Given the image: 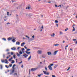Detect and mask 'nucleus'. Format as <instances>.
Segmentation results:
<instances>
[{
	"label": "nucleus",
	"instance_id": "f257e3e1",
	"mask_svg": "<svg viewBox=\"0 0 77 77\" xmlns=\"http://www.w3.org/2000/svg\"><path fill=\"white\" fill-rule=\"evenodd\" d=\"M38 67L35 68H32L31 69V70L32 72H33L34 71H36V69H38Z\"/></svg>",
	"mask_w": 77,
	"mask_h": 77
},
{
	"label": "nucleus",
	"instance_id": "f03ea898",
	"mask_svg": "<svg viewBox=\"0 0 77 77\" xmlns=\"http://www.w3.org/2000/svg\"><path fill=\"white\" fill-rule=\"evenodd\" d=\"M43 72H44V74H45L46 75H49V73L48 72H47L45 71H43Z\"/></svg>",
	"mask_w": 77,
	"mask_h": 77
},
{
	"label": "nucleus",
	"instance_id": "7ed1b4c3",
	"mask_svg": "<svg viewBox=\"0 0 77 77\" xmlns=\"http://www.w3.org/2000/svg\"><path fill=\"white\" fill-rule=\"evenodd\" d=\"M58 52V50L57 51H55L54 53H53V55H56V54H57V53Z\"/></svg>",
	"mask_w": 77,
	"mask_h": 77
},
{
	"label": "nucleus",
	"instance_id": "20e7f679",
	"mask_svg": "<svg viewBox=\"0 0 77 77\" xmlns=\"http://www.w3.org/2000/svg\"><path fill=\"white\" fill-rule=\"evenodd\" d=\"M12 39H13L12 42H15V39H16V38H14V37H12Z\"/></svg>",
	"mask_w": 77,
	"mask_h": 77
},
{
	"label": "nucleus",
	"instance_id": "39448f33",
	"mask_svg": "<svg viewBox=\"0 0 77 77\" xmlns=\"http://www.w3.org/2000/svg\"><path fill=\"white\" fill-rule=\"evenodd\" d=\"M28 51H29V49H27L26 51L25 52L26 53V54H29V52H28Z\"/></svg>",
	"mask_w": 77,
	"mask_h": 77
},
{
	"label": "nucleus",
	"instance_id": "423d86ee",
	"mask_svg": "<svg viewBox=\"0 0 77 77\" xmlns=\"http://www.w3.org/2000/svg\"><path fill=\"white\" fill-rule=\"evenodd\" d=\"M23 56H24V57H25V58H26L27 57V56H28V55H27L26 54H24L23 55Z\"/></svg>",
	"mask_w": 77,
	"mask_h": 77
},
{
	"label": "nucleus",
	"instance_id": "0eeeda50",
	"mask_svg": "<svg viewBox=\"0 0 77 77\" xmlns=\"http://www.w3.org/2000/svg\"><path fill=\"white\" fill-rule=\"evenodd\" d=\"M48 68L50 70H52V67L51 66H48Z\"/></svg>",
	"mask_w": 77,
	"mask_h": 77
},
{
	"label": "nucleus",
	"instance_id": "6e6552de",
	"mask_svg": "<svg viewBox=\"0 0 77 77\" xmlns=\"http://www.w3.org/2000/svg\"><path fill=\"white\" fill-rule=\"evenodd\" d=\"M11 50L13 51H15V50H16V48L15 47H13L11 48Z\"/></svg>",
	"mask_w": 77,
	"mask_h": 77
},
{
	"label": "nucleus",
	"instance_id": "1a4fd4ad",
	"mask_svg": "<svg viewBox=\"0 0 77 77\" xmlns=\"http://www.w3.org/2000/svg\"><path fill=\"white\" fill-rule=\"evenodd\" d=\"M20 43L19 42H17L16 43V45H20Z\"/></svg>",
	"mask_w": 77,
	"mask_h": 77
},
{
	"label": "nucleus",
	"instance_id": "9d476101",
	"mask_svg": "<svg viewBox=\"0 0 77 77\" xmlns=\"http://www.w3.org/2000/svg\"><path fill=\"white\" fill-rule=\"evenodd\" d=\"M25 44V43H24V42L22 43L21 45L22 47H23V46H24V45Z\"/></svg>",
	"mask_w": 77,
	"mask_h": 77
},
{
	"label": "nucleus",
	"instance_id": "9b49d317",
	"mask_svg": "<svg viewBox=\"0 0 77 77\" xmlns=\"http://www.w3.org/2000/svg\"><path fill=\"white\" fill-rule=\"evenodd\" d=\"M75 26V24H74L73 25L72 27L73 28V29L72 30V31H74L75 30V28H74V26Z\"/></svg>",
	"mask_w": 77,
	"mask_h": 77
},
{
	"label": "nucleus",
	"instance_id": "f8f14e48",
	"mask_svg": "<svg viewBox=\"0 0 77 77\" xmlns=\"http://www.w3.org/2000/svg\"><path fill=\"white\" fill-rule=\"evenodd\" d=\"M47 53L48 54V56H50V55L51 54V52H48Z\"/></svg>",
	"mask_w": 77,
	"mask_h": 77
},
{
	"label": "nucleus",
	"instance_id": "ddd939ff",
	"mask_svg": "<svg viewBox=\"0 0 77 77\" xmlns=\"http://www.w3.org/2000/svg\"><path fill=\"white\" fill-rule=\"evenodd\" d=\"M41 53H42V52L41 51L38 50V54H41Z\"/></svg>",
	"mask_w": 77,
	"mask_h": 77
},
{
	"label": "nucleus",
	"instance_id": "4468645a",
	"mask_svg": "<svg viewBox=\"0 0 77 77\" xmlns=\"http://www.w3.org/2000/svg\"><path fill=\"white\" fill-rule=\"evenodd\" d=\"M5 63H8V60H7V59H5Z\"/></svg>",
	"mask_w": 77,
	"mask_h": 77
},
{
	"label": "nucleus",
	"instance_id": "2eb2a0df",
	"mask_svg": "<svg viewBox=\"0 0 77 77\" xmlns=\"http://www.w3.org/2000/svg\"><path fill=\"white\" fill-rule=\"evenodd\" d=\"M12 39V38H10V37H9L8 38V41H10V40H11Z\"/></svg>",
	"mask_w": 77,
	"mask_h": 77
},
{
	"label": "nucleus",
	"instance_id": "dca6fc26",
	"mask_svg": "<svg viewBox=\"0 0 77 77\" xmlns=\"http://www.w3.org/2000/svg\"><path fill=\"white\" fill-rule=\"evenodd\" d=\"M1 62L2 63H4L5 62V60H1Z\"/></svg>",
	"mask_w": 77,
	"mask_h": 77
},
{
	"label": "nucleus",
	"instance_id": "f3484780",
	"mask_svg": "<svg viewBox=\"0 0 77 77\" xmlns=\"http://www.w3.org/2000/svg\"><path fill=\"white\" fill-rule=\"evenodd\" d=\"M16 66V65H15V64H14L13 66V67H12V68L13 69H14L15 68H14V66Z\"/></svg>",
	"mask_w": 77,
	"mask_h": 77
},
{
	"label": "nucleus",
	"instance_id": "a211bd4d",
	"mask_svg": "<svg viewBox=\"0 0 77 77\" xmlns=\"http://www.w3.org/2000/svg\"><path fill=\"white\" fill-rule=\"evenodd\" d=\"M58 66V65H56L54 67V68H56L57 66Z\"/></svg>",
	"mask_w": 77,
	"mask_h": 77
},
{
	"label": "nucleus",
	"instance_id": "6ab92c4d",
	"mask_svg": "<svg viewBox=\"0 0 77 77\" xmlns=\"http://www.w3.org/2000/svg\"><path fill=\"white\" fill-rule=\"evenodd\" d=\"M22 51L23 53H24V51H24V48H22Z\"/></svg>",
	"mask_w": 77,
	"mask_h": 77
},
{
	"label": "nucleus",
	"instance_id": "aec40b11",
	"mask_svg": "<svg viewBox=\"0 0 77 77\" xmlns=\"http://www.w3.org/2000/svg\"><path fill=\"white\" fill-rule=\"evenodd\" d=\"M55 23H59V21H57V20H56L55 21Z\"/></svg>",
	"mask_w": 77,
	"mask_h": 77
},
{
	"label": "nucleus",
	"instance_id": "412c9836",
	"mask_svg": "<svg viewBox=\"0 0 77 77\" xmlns=\"http://www.w3.org/2000/svg\"><path fill=\"white\" fill-rule=\"evenodd\" d=\"M55 35V34L54 33L53 34V35H51V36H53V37H54V35Z\"/></svg>",
	"mask_w": 77,
	"mask_h": 77
},
{
	"label": "nucleus",
	"instance_id": "4be33fe9",
	"mask_svg": "<svg viewBox=\"0 0 77 77\" xmlns=\"http://www.w3.org/2000/svg\"><path fill=\"white\" fill-rule=\"evenodd\" d=\"M45 69L46 71H47V70H48V69H47V67L45 66Z\"/></svg>",
	"mask_w": 77,
	"mask_h": 77
},
{
	"label": "nucleus",
	"instance_id": "5701e85b",
	"mask_svg": "<svg viewBox=\"0 0 77 77\" xmlns=\"http://www.w3.org/2000/svg\"><path fill=\"white\" fill-rule=\"evenodd\" d=\"M26 38H27L28 39H29V37L28 36H27V35H26L25 36Z\"/></svg>",
	"mask_w": 77,
	"mask_h": 77
},
{
	"label": "nucleus",
	"instance_id": "b1692460",
	"mask_svg": "<svg viewBox=\"0 0 77 77\" xmlns=\"http://www.w3.org/2000/svg\"><path fill=\"white\" fill-rule=\"evenodd\" d=\"M59 45V44H55L54 45L55 46H57V45Z\"/></svg>",
	"mask_w": 77,
	"mask_h": 77
},
{
	"label": "nucleus",
	"instance_id": "393cba45",
	"mask_svg": "<svg viewBox=\"0 0 77 77\" xmlns=\"http://www.w3.org/2000/svg\"><path fill=\"white\" fill-rule=\"evenodd\" d=\"M14 72V70H13L12 71V72L10 73V74H12V73H13Z\"/></svg>",
	"mask_w": 77,
	"mask_h": 77
},
{
	"label": "nucleus",
	"instance_id": "a878e982",
	"mask_svg": "<svg viewBox=\"0 0 77 77\" xmlns=\"http://www.w3.org/2000/svg\"><path fill=\"white\" fill-rule=\"evenodd\" d=\"M2 39H3V40H4V41H6V39L5 38H2Z\"/></svg>",
	"mask_w": 77,
	"mask_h": 77
},
{
	"label": "nucleus",
	"instance_id": "bb28decb",
	"mask_svg": "<svg viewBox=\"0 0 77 77\" xmlns=\"http://www.w3.org/2000/svg\"><path fill=\"white\" fill-rule=\"evenodd\" d=\"M20 54H23V52L21 51H20L19 52Z\"/></svg>",
	"mask_w": 77,
	"mask_h": 77
},
{
	"label": "nucleus",
	"instance_id": "cd10ccee",
	"mask_svg": "<svg viewBox=\"0 0 77 77\" xmlns=\"http://www.w3.org/2000/svg\"><path fill=\"white\" fill-rule=\"evenodd\" d=\"M68 30V28H66V29H65V31H67Z\"/></svg>",
	"mask_w": 77,
	"mask_h": 77
},
{
	"label": "nucleus",
	"instance_id": "c85d7f7f",
	"mask_svg": "<svg viewBox=\"0 0 77 77\" xmlns=\"http://www.w3.org/2000/svg\"><path fill=\"white\" fill-rule=\"evenodd\" d=\"M17 56H21V55L19 54H18V53H17Z\"/></svg>",
	"mask_w": 77,
	"mask_h": 77
},
{
	"label": "nucleus",
	"instance_id": "c756f323",
	"mask_svg": "<svg viewBox=\"0 0 77 77\" xmlns=\"http://www.w3.org/2000/svg\"><path fill=\"white\" fill-rule=\"evenodd\" d=\"M12 62H11V63H14V60H12Z\"/></svg>",
	"mask_w": 77,
	"mask_h": 77
},
{
	"label": "nucleus",
	"instance_id": "7c9ffc66",
	"mask_svg": "<svg viewBox=\"0 0 77 77\" xmlns=\"http://www.w3.org/2000/svg\"><path fill=\"white\" fill-rule=\"evenodd\" d=\"M12 59V57H11V58L9 59V61H11Z\"/></svg>",
	"mask_w": 77,
	"mask_h": 77
},
{
	"label": "nucleus",
	"instance_id": "2f4dec72",
	"mask_svg": "<svg viewBox=\"0 0 77 77\" xmlns=\"http://www.w3.org/2000/svg\"><path fill=\"white\" fill-rule=\"evenodd\" d=\"M53 65H54V64L52 63V64H51L50 65H49V66H53Z\"/></svg>",
	"mask_w": 77,
	"mask_h": 77
},
{
	"label": "nucleus",
	"instance_id": "473e14b6",
	"mask_svg": "<svg viewBox=\"0 0 77 77\" xmlns=\"http://www.w3.org/2000/svg\"><path fill=\"white\" fill-rule=\"evenodd\" d=\"M0 67H1V69H2L3 68V66H2V65H0Z\"/></svg>",
	"mask_w": 77,
	"mask_h": 77
},
{
	"label": "nucleus",
	"instance_id": "72a5a7b5",
	"mask_svg": "<svg viewBox=\"0 0 77 77\" xmlns=\"http://www.w3.org/2000/svg\"><path fill=\"white\" fill-rule=\"evenodd\" d=\"M32 38L33 39H34V38H35V35H33V36H32Z\"/></svg>",
	"mask_w": 77,
	"mask_h": 77
},
{
	"label": "nucleus",
	"instance_id": "f704fd0d",
	"mask_svg": "<svg viewBox=\"0 0 77 77\" xmlns=\"http://www.w3.org/2000/svg\"><path fill=\"white\" fill-rule=\"evenodd\" d=\"M13 57H14V59H15V55H13Z\"/></svg>",
	"mask_w": 77,
	"mask_h": 77
},
{
	"label": "nucleus",
	"instance_id": "c9c22d12",
	"mask_svg": "<svg viewBox=\"0 0 77 77\" xmlns=\"http://www.w3.org/2000/svg\"><path fill=\"white\" fill-rule=\"evenodd\" d=\"M38 77H41V74H39L38 75Z\"/></svg>",
	"mask_w": 77,
	"mask_h": 77
},
{
	"label": "nucleus",
	"instance_id": "e433bc0d",
	"mask_svg": "<svg viewBox=\"0 0 77 77\" xmlns=\"http://www.w3.org/2000/svg\"><path fill=\"white\" fill-rule=\"evenodd\" d=\"M70 67H69L67 69V71H68L69 69H70Z\"/></svg>",
	"mask_w": 77,
	"mask_h": 77
},
{
	"label": "nucleus",
	"instance_id": "4c0bfd02",
	"mask_svg": "<svg viewBox=\"0 0 77 77\" xmlns=\"http://www.w3.org/2000/svg\"><path fill=\"white\" fill-rule=\"evenodd\" d=\"M29 9H31V10H32V8H31V7H30V6H29Z\"/></svg>",
	"mask_w": 77,
	"mask_h": 77
},
{
	"label": "nucleus",
	"instance_id": "58836bf2",
	"mask_svg": "<svg viewBox=\"0 0 77 77\" xmlns=\"http://www.w3.org/2000/svg\"><path fill=\"white\" fill-rule=\"evenodd\" d=\"M52 77H56V75H52Z\"/></svg>",
	"mask_w": 77,
	"mask_h": 77
},
{
	"label": "nucleus",
	"instance_id": "ea45409f",
	"mask_svg": "<svg viewBox=\"0 0 77 77\" xmlns=\"http://www.w3.org/2000/svg\"><path fill=\"white\" fill-rule=\"evenodd\" d=\"M13 54H14V53L12 52H11V55H13Z\"/></svg>",
	"mask_w": 77,
	"mask_h": 77
},
{
	"label": "nucleus",
	"instance_id": "a19ab883",
	"mask_svg": "<svg viewBox=\"0 0 77 77\" xmlns=\"http://www.w3.org/2000/svg\"><path fill=\"white\" fill-rule=\"evenodd\" d=\"M26 9H29V6L28 7V8L27 7L26 8Z\"/></svg>",
	"mask_w": 77,
	"mask_h": 77
},
{
	"label": "nucleus",
	"instance_id": "79ce46f5",
	"mask_svg": "<svg viewBox=\"0 0 77 77\" xmlns=\"http://www.w3.org/2000/svg\"><path fill=\"white\" fill-rule=\"evenodd\" d=\"M9 12H7V15H8V16H9Z\"/></svg>",
	"mask_w": 77,
	"mask_h": 77
},
{
	"label": "nucleus",
	"instance_id": "37998d69",
	"mask_svg": "<svg viewBox=\"0 0 77 77\" xmlns=\"http://www.w3.org/2000/svg\"><path fill=\"white\" fill-rule=\"evenodd\" d=\"M9 66L10 67H11V66H12V64H11L10 65H9Z\"/></svg>",
	"mask_w": 77,
	"mask_h": 77
},
{
	"label": "nucleus",
	"instance_id": "c03bdc74",
	"mask_svg": "<svg viewBox=\"0 0 77 77\" xmlns=\"http://www.w3.org/2000/svg\"><path fill=\"white\" fill-rule=\"evenodd\" d=\"M6 51H9V49H7Z\"/></svg>",
	"mask_w": 77,
	"mask_h": 77
},
{
	"label": "nucleus",
	"instance_id": "a18cd8bd",
	"mask_svg": "<svg viewBox=\"0 0 77 77\" xmlns=\"http://www.w3.org/2000/svg\"><path fill=\"white\" fill-rule=\"evenodd\" d=\"M5 67H6V68H9V66H7V65H5Z\"/></svg>",
	"mask_w": 77,
	"mask_h": 77
},
{
	"label": "nucleus",
	"instance_id": "49530a36",
	"mask_svg": "<svg viewBox=\"0 0 77 77\" xmlns=\"http://www.w3.org/2000/svg\"><path fill=\"white\" fill-rule=\"evenodd\" d=\"M55 7H56V8H57V5H55Z\"/></svg>",
	"mask_w": 77,
	"mask_h": 77
},
{
	"label": "nucleus",
	"instance_id": "de8ad7c7",
	"mask_svg": "<svg viewBox=\"0 0 77 77\" xmlns=\"http://www.w3.org/2000/svg\"><path fill=\"white\" fill-rule=\"evenodd\" d=\"M31 59V55H30L29 57V60Z\"/></svg>",
	"mask_w": 77,
	"mask_h": 77
},
{
	"label": "nucleus",
	"instance_id": "09e8293b",
	"mask_svg": "<svg viewBox=\"0 0 77 77\" xmlns=\"http://www.w3.org/2000/svg\"><path fill=\"white\" fill-rule=\"evenodd\" d=\"M60 35H62V32H60Z\"/></svg>",
	"mask_w": 77,
	"mask_h": 77
},
{
	"label": "nucleus",
	"instance_id": "8fccbe9b",
	"mask_svg": "<svg viewBox=\"0 0 77 77\" xmlns=\"http://www.w3.org/2000/svg\"><path fill=\"white\" fill-rule=\"evenodd\" d=\"M24 48H26V49H27V47H26V46H24Z\"/></svg>",
	"mask_w": 77,
	"mask_h": 77
},
{
	"label": "nucleus",
	"instance_id": "3c124183",
	"mask_svg": "<svg viewBox=\"0 0 77 77\" xmlns=\"http://www.w3.org/2000/svg\"><path fill=\"white\" fill-rule=\"evenodd\" d=\"M5 55H3V57L4 58H5Z\"/></svg>",
	"mask_w": 77,
	"mask_h": 77
},
{
	"label": "nucleus",
	"instance_id": "603ef678",
	"mask_svg": "<svg viewBox=\"0 0 77 77\" xmlns=\"http://www.w3.org/2000/svg\"><path fill=\"white\" fill-rule=\"evenodd\" d=\"M44 26H42V27L41 28L42 29H44V27H43Z\"/></svg>",
	"mask_w": 77,
	"mask_h": 77
},
{
	"label": "nucleus",
	"instance_id": "864d4df0",
	"mask_svg": "<svg viewBox=\"0 0 77 77\" xmlns=\"http://www.w3.org/2000/svg\"><path fill=\"white\" fill-rule=\"evenodd\" d=\"M14 74V75H17V73H15Z\"/></svg>",
	"mask_w": 77,
	"mask_h": 77
},
{
	"label": "nucleus",
	"instance_id": "5fc2aeb1",
	"mask_svg": "<svg viewBox=\"0 0 77 77\" xmlns=\"http://www.w3.org/2000/svg\"><path fill=\"white\" fill-rule=\"evenodd\" d=\"M42 57H43V58H45V57H44V56H42Z\"/></svg>",
	"mask_w": 77,
	"mask_h": 77
},
{
	"label": "nucleus",
	"instance_id": "6e6d98bb",
	"mask_svg": "<svg viewBox=\"0 0 77 77\" xmlns=\"http://www.w3.org/2000/svg\"><path fill=\"white\" fill-rule=\"evenodd\" d=\"M56 25H57V27H58V24L57 23V24H56Z\"/></svg>",
	"mask_w": 77,
	"mask_h": 77
},
{
	"label": "nucleus",
	"instance_id": "4d7b16f0",
	"mask_svg": "<svg viewBox=\"0 0 77 77\" xmlns=\"http://www.w3.org/2000/svg\"><path fill=\"white\" fill-rule=\"evenodd\" d=\"M23 62L21 61V62L19 63H22Z\"/></svg>",
	"mask_w": 77,
	"mask_h": 77
},
{
	"label": "nucleus",
	"instance_id": "13d9d810",
	"mask_svg": "<svg viewBox=\"0 0 77 77\" xmlns=\"http://www.w3.org/2000/svg\"><path fill=\"white\" fill-rule=\"evenodd\" d=\"M23 66H23V65H22V66H21V68H23Z\"/></svg>",
	"mask_w": 77,
	"mask_h": 77
},
{
	"label": "nucleus",
	"instance_id": "bf43d9fd",
	"mask_svg": "<svg viewBox=\"0 0 77 77\" xmlns=\"http://www.w3.org/2000/svg\"><path fill=\"white\" fill-rule=\"evenodd\" d=\"M76 40H77V39H73V41H76Z\"/></svg>",
	"mask_w": 77,
	"mask_h": 77
},
{
	"label": "nucleus",
	"instance_id": "052dcab7",
	"mask_svg": "<svg viewBox=\"0 0 77 77\" xmlns=\"http://www.w3.org/2000/svg\"><path fill=\"white\" fill-rule=\"evenodd\" d=\"M38 67L39 68H40V67H41V65H38Z\"/></svg>",
	"mask_w": 77,
	"mask_h": 77
},
{
	"label": "nucleus",
	"instance_id": "680f3d73",
	"mask_svg": "<svg viewBox=\"0 0 77 77\" xmlns=\"http://www.w3.org/2000/svg\"><path fill=\"white\" fill-rule=\"evenodd\" d=\"M19 49H20V47H18L17 48V50H18Z\"/></svg>",
	"mask_w": 77,
	"mask_h": 77
},
{
	"label": "nucleus",
	"instance_id": "e2e57ef3",
	"mask_svg": "<svg viewBox=\"0 0 77 77\" xmlns=\"http://www.w3.org/2000/svg\"><path fill=\"white\" fill-rule=\"evenodd\" d=\"M9 57H6V59H9Z\"/></svg>",
	"mask_w": 77,
	"mask_h": 77
},
{
	"label": "nucleus",
	"instance_id": "0e129e2a",
	"mask_svg": "<svg viewBox=\"0 0 77 77\" xmlns=\"http://www.w3.org/2000/svg\"><path fill=\"white\" fill-rule=\"evenodd\" d=\"M68 47V45H66V46H65V47Z\"/></svg>",
	"mask_w": 77,
	"mask_h": 77
},
{
	"label": "nucleus",
	"instance_id": "69168bd1",
	"mask_svg": "<svg viewBox=\"0 0 77 77\" xmlns=\"http://www.w3.org/2000/svg\"><path fill=\"white\" fill-rule=\"evenodd\" d=\"M7 24H10V23H7Z\"/></svg>",
	"mask_w": 77,
	"mask_h": 77
},
{
	"label": "nucleus",
	"instance_id": "338daca9",
	"mask_svg": "<svg viewBox=\"0 0 77 77\" xmlns=\"http://www.w3.org/2000/svg\"><path fill=\"white\" fill-rule=\"evenodd\" d=\"M41 75H43V73H41L40 74Z\"/></svg>",
	"mask_w": 77,
	"mask_h": 77
},
{
	"label": "nucleus",
	"instance_id": "774afa93",
	"mask_svg": "<svg viewBox=\"0 0 77 77\" xmlns=\"http://www.w3.org/2000/svg\"><path fill=\"white\" fill-rule=\"evenodd\" d=\"M75 44H77V41H76Z\"/></svg>",
	"mask_w": 77,
	"mask_h": 77
}]
</instances>
